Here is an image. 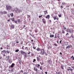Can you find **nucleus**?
<instances>
[{
	"mask_svg": "<svg viewBox=\"0 0 74 74\" xmlns=\"http://www.w3.org/2000/svg\"><path fill=\"white\" fill-rule=\"evenodd\" d=\"M6 8L7 10H8V11H10L11 9L12 8L11 6H6Z\"/></svg>",
	"mask_w": 74,
	"mask_h": 74,
	"instance_id": "1",
	"label": "nucleus"
},
{
	"mask_svg": "<svg viewBox=\"0 0 74 74\" xmlns=\"http://www.w3.org/2000/svg\"><path fill=\"white\" fill-rule=\"evenodd\" d=\"M6 52V51L5 50H4L1 51V53L2 55H3V54H5Z\"/></svg>",
	"mask_w": 74,
	"mask_h": 74,
	"instance_id": "2",
	"label": "nucleus"
},
{
	"mask_svg": "<svg viewBox=\"0 0 74 74\" xmlns=\"http://www.w3.org/2000/svg\"><path fill=\"white\" fill-rule=\"evenodd\" d=\"M67 71H70V70L71 71H72L73 70V69L71 68V67H69L67 69Z\"/></svg>",
	"mask_w": 74,
	"mask_h": 74,
	"instance_id": "3",
	"label": "nucleus"
},
{
	"mask_svg": "<svg viewBox=\"0 0 74 74\" xmlns=\"http://www.w3.org/2000/svg\"><path fill=\"white\" fill-rule=\"evenodd\" d=\"M14 28H15V26L14 25H12L10 26V29L11 30H12V29H14Z\"/></svg>",
	"mask_w": 74,
	"mask_h": 74,
	"instance_id": "4",
	"label": "nucleus"
},
{
	"mask_svg": "<svg viewBox=\"0 0 74 74\" xmlns=\"http://www.w3.org/2000/svg\"><path fill=\"white\" fill-rule=\"evenodd\" d=\"M37 61L38 62H40L41 61V58H39L38 57H36Z\"/></svg>",
	"mask_w": 74,
	"mask_h": 74,
	"instance_id": "5",
	"label": "nucleus"
},
{
	"mask_svg": "<svg viewBox=\"0 0 74 74\" xmlns=\"http://www.w3.org/2000/svg\"><path fill=\"white\" fill-rule=\"evenodd\" d=\"M59 35V34H56L55 35V36L54 37V38H56L57 37H58V36Z\"/></svg>",
	"mask_w": 74,
	"mask_h": 74,
	"instance_id": "6",
	"label": "nucleus"
},
{
	"mask_svg": "<svg viewBox=\"0 0 74 74\" xmlns=\"http://www.w3.org/2000/svg\"><path fill=\"white\" fill-rule=\"evenodd\" d=\"M42 22L44 23L45 24L46 23V21L45 20V19L44 18H43L42 19Z\"/></svg>",
	"mask_w": 74,
	"mask_h": 74,
	"instance_id": "7",
	"label": "nucleus"
},
{
	"mask_svg": "<svg viewBox=\"0 0 74 74\" xmlns=\"http://www.w3.org/2000/svg\"><path fill=\"white\" fill-rule=\"evenodd\" d=\"M34 69L35 71H36V72H37L38 70L37 69V67H34Z\"/></svg>",
	"mask_w": 74,
	"mask_h": 74,
	"instance_id": "8",
	"label": "nucleus"
},
{
	"mask_svg": "<svg viewBox=\"0 0 74 74\" xmlns=\"http://www.w3.org/2000/svg\"><path fill=\"white\" fill-rule=\"evenodd\" d=\"M46 18H48V19H49L50 18V16L49 15H47L46 16Z\"/></svg>",
	"mask_w": 74,
	"mask_h": 74,
	"instance_id": "9",
	"label": "nucleus"
},
{
	"mask_svg": "<svg viewBox=\"0 0 74 74\" xmlns=\"http://www.w3.org/2000/svg\"><path fill=\"white\" fill-rule=\"evenodd\" d=\"M54 20H56V19H57V20H59V18L57 17L56 16H55L54 17Z\"/></svg>",
	"mask_w": 74,
	"mask_h": 74,
	"instance_id": "10",
	"label": "nucleus"
},
{
	"mask_svg": "<svg viewBox=\"0 0 74 74\" xmlns=\"http://www.w3.org/2000/svg\"><path fill=\"white\" fill-rule=\"evenodd\" d=\"M35 66L36 67H37V68H38V67H40V64H36Z\"/></svg>",
	"mask_w": 74,
	"mask_h": 74,
	"instance_id": "11",
	"label": "nucleus"
},
{
	"mask_svg": "<svg viewBox=\"0 0 74 74\" xmlns=\"http://www.w3.org/2000/svg\"><path fill=\"white\" fill-rule=\"evenodd\" d=\"M15 64L13 63L12 64V65H11L10 67L12 68L13 67H14V66H15Z\"/></svg>",
	"mask_w": 74,
	"mask_h": 74,
	"instance_id": "12",
	"label": "nucleus"
},
{
	"mask_svg": "<svg viewBox=\"0 0 74 74\" xmlns=\"http://www.w3.org/2000/svg\"><path fill=\"white\" fill-rule=\"evenodd\" d=\"M21 54H22V55H24V54H25V53H26L24 51H23L21 50Z\"/></svg>",
	"mask_w": 74,
	"mask_h": 74,
	"instance_id": "13",
	"label": "nucleus"
},
{
	"mask_svg": "<svg viewBox=\"0 0 74 74\" xmlns=\"http://www.w3.org/2000/svg\"><path fill=\"white\" fill-rule=\"evenodd\" d=\"M44 53H45V51L43 52H41L40 53V55H44Z\"/></svg>",
	"mask_w": 74,
	"mask_h": 74,
	"instance_id": "14",
	"label": "nucleus"
},
{
	"mask_svg": "<svg viewBox=\"0 0 74 74\" xmlns=\"http://www.w3.org/2000/svg\"><path fill=\"white\" fill-rule=\"evenodd\" d=\"M18 22V23H20V22L21 23L22 21H23V20L21 21L20 19H18L17 20Z\"/></svg>",
	"mask_w": 74,
	"mask_h": 74,
	"instance_id": "15",
	"label": "nucleus"
},
{
	"mask_svg": "<svg viewBox=\"0 0 74 74\" xmlns=\"http://www.w3.org/2000/svg\"><path fill=\"white\" fill-rule=\"evenodd\" d=\"M41 52H45V50L43 49H40Z\"/></svg>",
	"mask_w": 74,
	"mask_h": 74,
	"instance_id": "16",
	"label": "nucleus"
},
{
	"mask_svg": "<svg viewBox=\"0 0 74 74\" xmlns=\"http://www.w3.org/2000/svg\"><path fill=\"white\" fill-rule=\"evenodd\" d=\"M44 14L45 15H46V14H48V12H47V11H44Z\"/></svg>",
	"mask_w": 74,
	"mask_h": 74,
	"instance_id": "17",
	"label": "nucleus"
},
{
	"mask_svg": "<svg viewBox=\"0 0 74 74\" xmlns=\"http://www.w3.org/2000/svg\"><path fill=\"white\" fill-rule=\"evenodd\" d=\"M66 5V3H62V5Z\"/></svg>",
	"mask_w": 74,
	"mask_h": 74,
	"instance_id": "18",
	"label": "nucleus"
},
{
	"mask_svg": "<svg viewBox=\"0 0 74 74\" xmlns=\"http://www.w3.org/2000/svg\"><path fill=\"white\" fill-rule=\"evenodd\" d=\"M36 50L37 51H40L41 49H39L38 47L36 49Z\"/></svg>",
	"mask_w": 74,
	"mask_h": 74,
	"instance_id": "19",
	"label": "nucleus"
},
{
	"mask_svg": "<svg viewBox=\"0 0 74 74\" xmlns=\"http://www.w3.org/2000/svg\"><path fill=\"white\" fill-rule=\"evenodd\" d=\"M71 47V46H67L66 47V49H69V48H70Z\"/></svg>",
	"mask_w": 74,
	"mask_h": 74,
	"instance_id": "20",
	"label": "nucleus"
},
{
	"mask_svg": "<svg viewBox=\"0 0 74 74\" xmlns=\"http://www.w3.org/2000/svg\"><path fill=\"white\" fill-rule=\"evenodd\" d=\"M10 15H11L12 17H13L14 16V14L13 13H12L10 14Z\"/></svg>",
	"mask_w": 74,
	"mask_h": 74,
	"instance_id": "21",
	"label": "nucleus"
},
{
	"mask_svg": "<svg viewBox=\"0 0 74 74\" xmlns=\"http://www.w3.org/2000/svg\"><path fill=\"white\" fill-rule=\"evenodd\" d=\"M11 20L12 21H15V18H12Z\"/></svg>",
	"mask_w": 74,
	"mask_h": 74,
	"instance_id": "22",
	"label": "nucleus"
},
{
	"mask_svg": "<svg viewBox=\"0 0 74 74\" xmlns=\"http://www.w3.org/2000/svg\"><path fill=\"white\" fill-rule=\"evenodd\" d=\"M71 58L73 60H74V56H72V57H71Z\"/></svg>",
	"mask_w": 74,
	"mask_h": 74,
	"instance_id": "23",
	"label": "nucleus"
},
{
	"mask_svg": "<svg viewBox=\"0 0 74 74\" xmlns=\"http://www.w3.org/2000/svg\"><path fill=\"white\" fill-rule=\"evenodd\" d=\"M50 37H51V38L52 37H54V35H51L50 36Z\"/></svg>",
	"mask_w": 74,
	"mask_h": 74,
	"instance_id": "24",
	"label": "nucleus"
},
{
	"mask_svg": "<svg viewBox=\"0 0 74 74\" xmlns=\"http://www.w3.org/2000/svg\"><path fill=\"white\" fill-rule=\"evenodd\" d=\"M3 14H7V12L6 11H3Z\"/></svg>",
	"mask_w": 74,
	"mask_h": 74,
	"instance_id": "25",
	"label": "nucleus"
},
{
	"mask_svg": "<svg viewBox=\"0 0 74 74\" xmlns=\"http://www.w3.org/2000/svg\"><path fill=\"white\" fill-rule=\"evenodd\" d=\"M25 50H27V51H28V50H29V48H28L27 47H25Z\"/></svg>",
	"mask_w": 74,
	"mask_h": 74,
	"instance_id": "26",
	"label": "nucleus"
},
{
	"mask_svg": "<svg viewBox=\"0 0 74 74\" xmlns=\"http://www.w3.org/2000/svg\"><path fill=\"white\" fill-rule=\"evenodd\" d=\"M36 59H34L33 62V63H35V62H36Z\"/></svg>",
	"mask_w": 74,
	"mask_h": 74,
	"instance_id": "27",
	"label": "nucleus"
},
{
	"mask_svg": "<svg viewBox=\"0 0 74 74\" xmlns=\"http://www.w3.org/2000/svg\"><path fill=\"white\" fill-rule=\"evenodd\" d=\"M19 49H18L15 51L16 52H19Z\"/></svg>",
	"mask_w": 74,
	"mask_h": 74,
	"instance_id": "28",
	"label": "nucleus"
},
{
	"mask_svg": "<svg viewBox=\"0 0 74 74\" xmlns=\"http://www.w3.org/2000/svg\"><path fill=\"white\" fill-rule=\"evenodd\" d=\"M62 33H64V34L65 33L64 31L62 30Z\"/></svg>",
	"mask_w": 74,
	"mask_h": 74,
	"instance_id": "29",
	"label": "nucleus"
},
{
	"mask_svg": "<svg viewBox=\"0 0 74 74\" xmlns=\"http://www.w3.org/2000/svg\"><path fill=\"white\" fill-rule=\"evenodd\" d=\"M25 54L24 55V57H27L28 56H27V54L26 53H25Z\"/></svg>",
	"mask_w": 74,
	"mask_h": 74,
	"instance_id": "30",
	"label": "nucleus"
},
{
	"mask_svg": "<svg viewBox=\"0 0 74 74\" xmlns=\"http://www.w3.org/2000/svg\"><path fill=\"white\" fill-rule=\"evenodd\" d=\"M7 52L8 53V54L10 53V51H9L8 50H7Z\"/></svg>",
	"mask_w": 74,
	"mask_h": 74,
	"instance_id": "31",
	"label": "nucleus"
},
{
	"mask_svg": "<svg viewBox=\"0 0 74 74\" xmlns=\"http://www.w3.org/2000/svg\"><path fill=\"white\" fill-rule=\"evenodd\" d=\"M18 62H19V64H21V60H18Z\"/></svg>",
	"mask_w": 74,
	"mask_h": 74,
	"instance_id": "32",
	"label": "nucleus"
},
{
	"mask_svg": "<svg viewBox=\"0 0 74 74\" xmlns=\"http://www.w3.org/2000/svg\"><path fill=\"white\" fill-rule=\"evenodd\" d=\"M61 69H63H63H64V68H63V66H61Z\"/></svg>",
	"mask_w": 74,
	"mask_h": 74,
	"instance_id": "33",
	"label": "nucleus"
},
{
	"mask_svg": "<svg viewBox=\"0 0 74 74\" xmlns=\"http://www.w3.org/2000/svg\"><path fill=\"white\" fill-rule=\"evenodd\" d=\"M51 62V60H49L48 61V62L49 63H50V62Z\"/></svg>",
	"mask_w": 74,
	"mask_h": 74,
	"instance_id": "34",
	"label": "nucleus"
},
{
	"mask_svg": "<svg viewBox=\"0 0 74 74\" xmlns=\"http://www.w3.org/2000/svg\"><path fill=\"white\" fill-rule=\"evenodd\" d=\"M56 74H60V72H56Z\"/></svg>",
	"mask_w": 74,
	"mask_h": 74,
	"instance_id": "35",
	"label": "nucleus"
},
{
	"mask_svg": "<svg viewBox=\"0 0 74 74\" xmlns=\"http://www.w3.org/2000/svg\"><path fill=\"white\" fill-rule=\"evenodd\" d=\"M40 63L41 65H43V64H44V63H43V62H42V63L40 62Z\"/></svg>",
	"mask_w": 74,
	"mask_h": 74,
	"instance_id": "36",
	"label": "nucleus"
},
{
	"mask_svg": "<svg viewBox=\"0 0 74 74\" xmlns=\"http://www.w3.org/2000/svg\"><path fill=\"white\" fill-rule=\"evenodd\" d=\"M42 67L41 66L40 67V70H42Z\"/></svg>",
	"mask_w": 74,
	"mask_h": 74,
	"instance_id": "37",
	"label": "nucleus"
},
{
	"mask_svg": "<svg viewBox=\"0 0 74 74\" xmlns=\"http://www.w3.org/2000/svg\"><path fill=\"white\" fill-rule=\"evenodd\" d=\"M38 32V31L37 29L36 30H35V33H37Z\"/></svg>",
	"mask_w": 74,
	"mask_h": 74,
	"instance_id": "38",
	"label": "nucleus"
},
{
	"mask_svg": "<svg viewBox=\"0 0 74 74\" xmlns=\"http://www.w3.org/2000/svg\"><path fill=\"white\" fill-rule=\"evenodd\" d=\"M33 49H36V47H34V46L33 47Z\"/></svg>",
	"mask_w": 74,
	"mask_h": 74,
	"instance_id": "39",
	"label": "nucleus"
},
{
	"mask_svg": "<svg viewBox=\"0 0 74 74\" xmlns=\"http://www.w3.org/2000/svg\"><path fill=\"white\" fill-rule=\"evenodd\" d=\"M54 45H55V46H56V47H57V46H58V45L56 44V43L54 44Z\"/></svg>",
	"mask_w": 74,
	"mask_h": 74,
	"instance_id": "40",
	"label": "nucleus"
},
{
	"mask_svg": "<svg viewBox=\"0 0 74 74\" xmlns=\"http://www.w3.org/2000/svg\"><path fill=\"white\" fill-rule=\"evenodd\" d=\"M0 14H2L3 15V12H0Z\"/></svg>",
	"mask_w": 74,
	"mask_h": 74,
	"instance_id": "41",
	"label": "nucleus"
},
{
	"mask_svg": "<svg viewBox=\"0 0 74 74\" xmlns=\"http://www.w3.org/2000/svg\"><path fill=\"white\" fill-rule=\"evenodd\" d=\"M10 56H7V58H8V59H7V60H8V59H9V58H10Z\"/></svg>",
	"mask_w": 74,
	"mask_h": 74,
	"instance_id": "42",
	"label": "nucleus"
},
{
	"mask_svg": "<svg viewBox=\"0 0 74 74\" xmlns=\"http://www.w3.org/2000/svg\"><path fill=\"white\" fill-rule=\"evenodd\" d=\"M28 16V18H30V15H27Z\"/></svg>",
	"mask_w": 74,
	"mask_h": 74,
	"instance_id": "43",
	"label": "nucleus"
},
{
	"mask_svg": "<svg viewBox=\"0 0 74 74\" xmlns=\"http://www.w3.org/2000/svg\"><path fill=\"white\" fill-rule=\"evenodd\" d=\"M14 21L15 23H17V21Z\"/></svg>",
	"mask_w": 74,
	"mask_h": 74,
	"instance_id": "44",
	"label": "nucleus"
},
{
	"mask_svg": "<svg viewBox=\"0 0 74 74\" xmlns=\"http://www.w3.org/2000/svg\"><path fill=\"white\" fill-rule=\"evenodd\" d=\"M42 15H41L40 16H39V18H41V17H42Z\"/></svg>",
	"mask_w": 74,
	"mask_h": 74,
	"instance_id": "45",
	"label": "nucleus"
},
{
	"mask_svg": "<svg viewBox=\"0 0 74 74\" xmlns=\"http://www.w3.org/2000/svg\"><path fill=\"white\" fill-rule=\"evenodd\" d=\"M9 47V46H8V45H7V48L8 49V48Z\"/></svg>",
	"mask_w": 74,
	"mask_h": 74,
	"instance_id": "46",
	"label": "nucleus"
},
{
	"mask_svg": "<svg viewBox=\"0 0 74 74\" xmlns=\"http://www.w3.org/2000/svg\"><path fill=\"white\" fill-rule=\"evenodd\" d=\"M58 16H59V17H61V14H60V15H58Z\"/></svg>",
	"mask_w": 74,
	"mask_h": 74,
	"instance_id": "47",
	"label": "nucleus"
},
{
	"mask_svg": "<svg viewBox=\"0 0 74 74\" xmlns=\"http://www.w3.org/2000/svg\"><path fill=\"white\" fill-rule=\"evenodd\" d=\"M27 72L26 73L25 72H24V73H23L24 74H27Z\"/></svg>",
	"mask_w": 74,
	"mask_h": 74,
	"instance_id": "48",
	"label": "nucleus"
},
{
	"mask_svg": "<svg viewBox=\"0 0 74 74\" xmlns=\"http://www.w3.org/2000/svg\"><path fill=\"white\" fill-rule=\"evenodd\" d=\"M62 40H61L60 41V44H61V43H62V42H62Z\"/></svg>",
	"mask_w": 74,
	"mask_h": 74,
	"instance_id": "49",
	"label": "nucleus"
},
{
	"mask_svg": "<svg viewBox=\"0 0 74 74\" xmlns=\"http://www.w3.org/2000/svg\"><path fill=\"white\" fill-rule=\"evenodd\" d=\"M49 22H50V23H51V22H52V21H51V20H49Z\"/></svg>",
	"mask_w": 74,
	"mask_h": 74,
	"instance_id": "50",
	"label": "nucleus"
},
{
	"mask_svg": "<svg viewBox=\"0 0 74 74\" xmlns=\"http://www.w3.org/2000/svg\"><path fill=\"white\" fill-rule=\"evenodd\" d=\"M32 37H34V38H35V37H34V35H32Z\"/></svg>",
	"mask_w": 74,
	"mask_h": 74,
	"instance_id": "51",
	"label": "nucleus"
},
{
	"mask_svg": "<svg viewBox=\"0 0 74 74\" xmlns=\"http://www.w3.org/2000/svg\"><path fill=\"white\" fill-rule=\"evenodd\" d=\"M62 6H61V8H63V6H62Z\"/></svg>",
	"mask_w": 74,
	"mask_h": 74,
	"instance_id": "52",
	"label": "nucleus"
},
{
	"mask_svg": "<svg viewBox=\"0 0 74 74\" xmlns=\"http://www.w3.org/2000/svg\"><path fill=\"white\" fill-rule=\"evenodd\" d=\"M69 32H70V33H71V30H69Z\"/></svg>",
	"mask_w": 74,
	"mask_h": 74,
	"instance_id": "53",
	"label": "nucleus"
},
{
	"mask_svg": "<svg viewBox=\"0 0 74 74\" xmlns=\"http://www.w3.org/2000/svg\"><path fill=\"white\" fill-rule=\"evenodd\" d=\"M69 33H67V34H66V35L67 36V35L68 36V35H69Z\"/></svg>",
	"mask_w": 74,
	"mask_h": 74,
	"instance_id": "54",
	"label": "nucleus"
},
{
	"mask_svg": "<svg viewBox=\"0 0 74 74\" xmlns=\"http://www.w3.org/2000/svg\"><path fill=\"white\" fill-rule=\"evenodd\" d=\"M45 74H48V72H45Z\"/></svg>",
	"mask_w": 74,
	"mask_h": 74,
	"instance_id": "55",
	"label": "nucleus"
},
{
	"mask_svg": "<svg viewBox=\"0 0 74 74\" xmlns=\"http://www.w3.org/2000/svg\"><path fill=\"white\" fill-rule=\"evenodd\" d=\"M20 44H23V42H21Z\"/></svg>",
	"mask_w": 74,
	"mask_h": 74,
	"instance_id": "56",
	"label": "nucleus"
},
{
	"mask_svg": "<svg viewBox=\"0 0 74 74\" xmlns=\"http://www.w3.org/2000/svg\"><path fill=\"white\" fill-rule=\"evenodd\" d=\"M31 41L32 42H33V41H34V40H33L32 39Z\"/></svg>",
	"mask_w": 74,
	"mask_h": 74,
	"instance_id": "57",
	"label": "nucleus"
},
{
	"mask_svg": "<svg viewBox=\"0 0 74 74\" xmlns=\"http://www.w3.org/2000/svg\"><path fill=\"white\" fill-rule=\"evenodd\" d=\"M13 71V69H12L11 70V73H12Z\"/></svg>",
	"mask_w": 74,
	"mask_h": 74,
	"instance_id": "58",
	"label": "nucleus"
},
{
	"mask_svg": "<svg viewBox=\"0 0 74 74\" xmlns=\"http://www.w3.org/2000/svg\"><path fill=\"white\" fill-rule=\"evenodd\" d=\"M70 7V6H69V5H67L66 6V7Z\"/></svg>",
	"mask_w": 74,
	"mask_h": 74,
	"instance_id": "59",
	"label": "nucleus"
},
{
	"mask_svg": "<svg viewBox=\"0 0 74 74\" xmlns=\"http://www.w3.org/2000/svg\"><path fill=\"white\" fill-rule=\"evenodd\" d=\"M9 62L10 63H11V62H10V60H9Z\"/></svg>",
	"mask_w": 74,
	"mask_h": 74,
	"instance_id": "60",
	"label": "nucleus"
},
{
	"mask_svg": "<svg viewBox=\"0 0 74 74\" xmlns=\"http://www.w3.org/2000/svg\"><path fill=\"white\" fill-rule=\"evenodd\" d=\"M58 38H59V39H60V36H58Z\"/></svg>",
	"mask_w": 74,
	"mask_h": 74,
	"instance_id": "61",
	"label": "nucleus"
},
{
	"mask_svg": "<svg viewBox=\"0 0 74 74\" xmlns=\"http://www.w3.org/2000/svg\"><path fill=\"white\" fill-rule=\"evenodd\" d=\"M60 55H62V53H61V52H60Z\"/></svg>",
	"mask_w": 74,
	"mask_h": 74,
	"instance_id": "62",
	"label": "nucleus"
},
{
	"mask_svg": "<svg viewBox=\"0 0 74 74\" xmlns=\"http://www.w3.org/2000/svg\"><path fill=\"white\" fill-rule=\"evenodd\" d=\"M0 49H3V48H2V47H1V48H0Z\"/></svg>",
	"mask_w": 74,
	"mask_h": 74,
	"instance_id": "63",
	"label": "nucleus"
},
{
	"mask_svg": "<svg viewBox=\"0 0 74 74\" xmlns=\"http://www.w3.org/2000/svg\"><path fill=\"white\" fill-rule=\"evenodd\" d=\"M30 52H29L28 53V55H29V54H30Z\"/></svg>",
	"mask_w": 74,
	"mask_h": 74,
	"instance_id": "64",
	"label": "nucleus"
}]
</instances>
